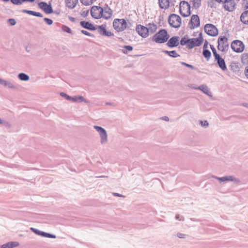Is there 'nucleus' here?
<instances>
[{
    "label": "nucleus",
    "mask_w": 248,
    "mask_h": 248,
    "mask_svg": "<svg viewBox=\"0 0 248 248\" xmlns=\"http://www.w3.org/2000/svg\"><path fill=\"white\" fill-rule=\"evenodd\" d=\"M94 128L99 133L101 138V142L103 143L107 142V135L105 130L99 126H94Z\"/></svg>",
    "instance_id": "ddd939ff"
},
{
    "label": "nucleus",
    "mask_w": 248,
    "mask_h": 248,
    "mask_svg": "<svg viewBox=\"0 0 248 248\" xmlns=\"http://www.w3.org/2000/svg\"><path fill=\"white\" fill-rule=\"evenodd\" d=\"M189 28L191 29L197 28L200 25V18L198 15H193L189 23Z\"/></svg>",
    "instance_id": "1a4fd4ad"
},
{
    "label": "nucleus",
    "mask_w": 248,
    "mask_h": 248,
    "mask_svg": "<svg viewBox=\"0 0 248 248\" xmlns=\"http://www.w3.org/2000/svg\"><path fill=\"white\" fill-rule=\"evenodd\" d=\"M208 45V42L207 41H205L203 46H207Z\"/></svg>",
    "instance_id": "6e6d98bb"
},
{
    "label": "nucleus",
    "mask_w": 248,
    "mask_h": 248,
    "mask_svg": "<svg viewBox=\"0 0 248 248\" xmlns=\"http://www.w3.org/2000/svg\"><path fill=\"white\" fill-rule=\"evenodd\" d=\"M80 1L85 5H89L93 3V0H80Z\"/></svg>",
    "instance_id": "7c9ffc66"
},
{
    "label": "nucleus",
    "mask_w": 248,
    "mask_h": 248,
    "mask_svg": "<svg viewBox=\"0 0 248 248\" xmlns=\"http://www.w3.org/2000/svg\"><path fill=\"white\" fill-rule=\"evenodd\" d=\"M133 47H124V49L123 50V51L124 53H126L127 51H130L132 50Z\"/></svg>",
    "instance_id": "49530a36"
},
{
    "label": "nucleus",
    "mask_w": 248,
    "mask_h": 248,
    "mask_svg": "<svg viewBox=\"0 0 248 248\" xmlns=\"http://www.w3.org/2000/svg\"><path fill=\"white\" fill-rule=\"evenodd\" d=\"M69 19L72 22H75V18L73 17H69Z\"/></svg>",
    "instance_id": "5fc2aeb1"
},
{
    "label": "nucleus",
    "mask_w": 248,
    "mask_h": 248,
    "mask_svg": "<svg viewBox=\"0 0 248 248\" xmlns=\"http://www.w3.org/2000/svg\"><path fill=\"white\" fill-rule=\"evenodd\" d=\"M22 12L23 13H26V14H29V15H32L33 13V11L25 10V9L22 10Z\"/></svg>",
    "instance_id": "37998d69"
},
{
    "label": "nucleus",
    "mask_w": 248,
    "mask_h": 248,
    "mask_svg": "<svg viewBox=\"0 0 248 248\" xmlns=\"http://www.w3.org/2000/svg\"><path fill=\"white\" fill-rule=\"evenodd\" d=\"M182 64L183 65H184L188 67H189V68H192V69L193 68V66L192 65H191L189 64L186 63L184 62H182Z\"/></svg>",
    "instance_id": "09e8293b"
},
{
    "label": "nucleus",
    "mask_w": 248,
    "mask_h": 248,
    "mask_svg": "<svg viewBox=\"0 0 248 248\" xmlns=\"http://www.w3.org/2000/svg\"><path fill=\"white\" fill-rule=\"evenodd\" d=\"M215 0L218 3H221V2L223 3L225 0Z\"/></svg>",
    "instance_id": "4d7b16f0"
},
{
    "label": "nucleus",
    "mask_w": 248,
    "mask_h": 248,
    "mask_svg": "<svg viewBox=\"0 0 248 248\" xmlns=\"http://www.w3.org/2000/svg\"><path fill=\"white\" fill-rule=\"evenodd\" d=\"M38 6L47 14L53 12L51 4H48L46 2L42 1L39 3Z\"/></svg>",
    "instance_id": "9d476101"
},
{
    "label": "nucleus",
    "mask_w": 248,
    "mask_h": 248,
    "mask_svg": "<svg viewBox=\"0 0 248 248\" xmlns=\"http://www.w3.org/2000/svg\"><path fill=\"white\" fill-rule=\"evenodd\" d=\"M127 23L124 19H115L113 22L114 29L117 31H122L126 28Z\"/></svg>",
    "instance_id": "423d86ee"
},
{
    "label": "nucleus",
    "mask_w": 248,
    "mask_h": 248,
    "mask_svg": "<svg viewBox=\"0 0 248 248\" xmlns=\"http://www.w3.org/2000/svg\"><path fill=\"white\" fill-rule=\"evenodd\" d=\"M127 46V47H129V46H128V45H127V46H126V45H124V46Z\"/></svg>",
    "instance_id": "0e129e2a"
},
{
    "label": "nucleus",
    "mask_w": 248,
    "mask_h": 248,
    "mask_svg": "<svg viewBox=\"0 0 248 248\" xmlns=\"http://www.w3.org/2000/svg\"><path fill=\"white\" fill-rule=\"evenodd\" d=\"M81 32L85 34V35H88V36H93V35H92L90 32H88L87 31H85V30H82L81 31Z\"/></svg>",
    "instance_id": "de8ad7c7"
},
{
    "label": "nucleus",
    "mask_w": 248,
    "mask_h": 248,
    "mask_svg": "<svg viewBox=\"0 0 248 248\" xmlns=\"http://www.w3.org/2000/svg\"><path fill=\"white\" fill-rule=\"evenodd\" d=\"M79 99L80 100H81V101H82V100H83V97H82V96H80V97H79Z\"/></svg>",
    "instance_id": "052dcab7"
},
{
    "label": "nucleus",
    "mask_w": 248,
    "mask_h": 248,
    "mask_svg": "<svg viewBox=\"0 0 248 248\" xmlns=\"http://www.w3.org/2000/svg\"><path fill=\"white\" fill-rule=\"evenodd\" d=\"M136 30L142 37L146 38L148 35V29L146 27L139 25L136 27Z\"/></svg>",
    "instance_id": "dca6fc26"
},
{
    "label": "nucleus",
    "mask_w": 248,
    "mask_h": 248,
    "mask_svg": "<svg viewBox=\"0 0 248 248\" xmlns=\"http://www.w3.org/2000/svg\"><path fill=\"white\" fill-rule=\"evenodd\" d=\"M163 120H165V121H168L169 120V118L167 117H165L164 118H163Z\"/></svg>",
    "instance_id": "bf43d9fd"
},
{
    "label": "nucleus",
    "mask_w": 248,
    "mask_h": 248,
    "mask_svg": "<svg viewBox=\"0 0 248 248\" xmlns=\"http://www.w3.org/2000/svg\"><path fill=\"white\" fill-rule=\"evenodd\" d=\"M167 53L171 57H176L178 56L176 52L175 51H166Z\"/></svg>",
    "instance_id": "58836bf2"
},
{
    "label": "nucleus",
    "mask_w": 248,
    "mask_h": 248,
    "mask_svg": "<svg viewBox=\"0 0 248 248\" xmlns=\"http://www.w3.org/2000/svg\"><path fill=\"white\" fill-rule=\"evenodd\" d=\"M0 83L1 84H3L5 86H8L9 87H11V88H14V86L10 83H7L4 80H3L1 79H0Z\"/></svg>",
    "instance_id": "2f4dec72"
},
{
    "label": "nucleus",
    "mask_w": 248,
    "mask_h": 248,
    "mask_svg": "<svg viewBox=\"0 0 248 248\" xmlns=\"http://www.w3.org/2000/svg\"><path fill=\"white\" fill-rule=\"evenodd\" d=\"M3 1H5V2H7L9 0H2Z\"/></svg>",
    "instance_id": "e2e57ef3"
},
{
    "label": "nucleus",
    "mask_w": 248,
    "mask_h": 248,
    "mask_svg": "<svg viewBox=\"0 0 248 248\" xmlns=\"http://www.w3.org/2000/svg\"><path fill=\"white\" fill-rule=\"evenodd\" d=\"M184 235V234H179V235H178V236L180 238H183Z\"/></svg>",
    "instance_id": "13d9d810"
},
{
    "label": "nucleus",
    "mask_w": 248,
    "mask_h": 248,
    "mask_svg": "<svg viewBox=\"0 0 248 248\" xmlns=\"http://www.w3.org/2000/svg\"><path fill=\"white\" fill-rule=\"evenodd\" d=\"M215 0H209L208 1V6L212 8L217 7V3Z\"/></svg>",
    "instance_id": "cd10ccee"
},
{
    "label": "nucleus",
    "mask_w": 248,
    "mask_h": 248,
    "mask_svg": "<svg viewBox=\"0 0 248 248\" xmlns=\"http://www.w3.org/2000/svg\"><path fill=\"white\" fill-rule=\"evenodd\" d=\"M61 95L62 96H66L67 99H71L72 100H73V101H77V99H76V98H72V97H70V96H67V95H66V94H65L64 93H61Z\"/></svg>",
    "instance_id": "ea45409f"
},
{
    "label": "nucleus",
    "mask_w": 248,
    "mask_h": 248,
    "mask_svg": "<svg viewBox=\"0 0 248 248\" xmlns=\"http://www.w3.org/2000/svg\"><path fill=\"white\" fill-rule=\"evenodd\" d=\"M245 74L247 78L248 79V66H247L245 68Z\"/></svg>",
    "instance_id": "3c124183"
},
{
    "label": "nucleus",
    "mask_w": 248,
    "mask_h": 248,
    "mask_svg": "<svg viewBox=\"0 0 248 248\" xmlns=\"http://www.w3.org/2000/svg\"><path fill=\"white\" fill-rule=\"evenodd\" d=\"M19 79L21 80L27 81L29 79V77L28 75L24 73H20L18 75Z\"/></svg>",
    "instance_id": "c85d7f7f"
},
{
    "label": "nucleus",
    "mask_w": 248,
    "mask_h": 248,
    "mask_svg": "<svg viewBox=\"0 0 248 248\" xmlns=\"http://www.w3.org/2000/svg\"><path fill=\"white\" fill-rule=\"evenodd\" d=\"M212 49L213 54L215 56V59L217 60V63L220 67V68L223 70H225L226 69V66L224 60L221 58L219 55L217 54L216 52V50L215 47H211Z\"/></svg>",
    "instance_id": "6e6552de"
},
{
    "label": "nucleus",
    "mask_w": 248,
    "mask_h": 248,
    "mask_svg": "<svg viewBox=\"0 0 248 248\" xmlns=\"http://www.w3.org/2000/svg\"><path fill=\"white\" fill-rule=\"evenodd\" d=\"M94 128L99 133L101 138V142L103 143L107 142V135L105 130L99 126H94Z\"/></svg>",
    "instance_id": "2eb2a0df"
},
{
    "label": "nucleus",
    "mask_w": 248,
    "mask_h": 248,
    "mask_svg": "<svg viewBox=\"0 0 248 248\" xmlns=\"http://www.w3.org/2000/svg\"><path fill=\"white\" fill-rule=\"evenodd\" d=\"M240 20L245 24H248V10L245 11L241 15Z\"/></svg>",
    "instance_id": "4be33fe9"
},
{
    "label": "nucleus",
    "mask_w": 248,
    "mask_h": 248,
    "mask_svg": "<svg viewBox=\"0 0 248 248\" xmlns=\"http://www.w3.org/2000/svg\"><path fill=\"white\" fill-rule=\"evenodd\" d=\"M201 124L202 126H207L208 125V123L206 121H201Z\"/></svg>",
    "instance_id": "8fccbe9b"
},
{
    "label": "nucleus",
    "mask_w": 248,
    "mask_h": 248,
    "mask_svg": "<svg viewBox=\"0 0 248 248\" xmlns=\"http://www.w3.org/2000/svg\"><path fill=\"white\" fill-rule=\"evenodd\" d=\"M95 27L97 28V31L101 35L105 36H111L113 35L110 31H107L106 29V25H102L100 26L96 25Z\"/></svg>",
    "instance_id": "9b49d317"
},
{
    "label": "nucleus",
    "mask_w": 248,
    "mask_h": 248,
    "mask_svg": "<svg viewBox=\"0 0 248 248\" xmlns=\"http://www.w3.org/2000/svg\"><path fill=\"white\" fill-rule=\"evenodd\" d=\"M170 36L165 29H161L152 37V40L157 43H164L167 41Z\"/></svg>",
    "instance_id": "7ed1b4c3"
},
{
    "label": "nucleus",
    "mask_w": 248,
    "mask_h": 248,
    "mask_svg": "<svg viewBox=\"0 0 248 248\" xmlns=\"http://www.w3.org/2000/svg\"><path fill=\"white\" fill-rule=\"evenodd\" d=\"M210 46L212 47V46H213L212 45H210Z\"/></svg>",
    "instance_id": "69168bd1"
},
{
    "label": "nucleus",
    "mask_w": 248,
    "mask_h": 248,
    "mask_svg": "<svg viewBox=\"0 0 248 248\" xmlns=\"http://www.w3.org/2000/svg\"><path fill=\"white\" fill-rule=\"evenodd\" d=\"M180 13L183 17H188L191 14L190 5L186 1L183 0L180 2L179 4Z\"/></svg>",
    "instance_id": "20e7f679"
},
{
    "label": "nucleus",
    "mask_w": 248,
    "mask_h": 248,
    "mask_svg": "<svg viewBox=\"0 0 248 248\" xmlns=\"http://www.w3.org/2000/svg\"><path fill=\"white\" fill-rule=\"evenodd\" d=\"M8 22L12 26H14V25H16V20L13 18L9 19Z\"/></svg>",
    "instance_id": "a19ab883"
},
{
    "label": "nucleus",
    "mask_w": 248,
    "mask_h": 248,
    "mask_svg": "<svg viewBox=\"0 0 248 248\" xmlns=\"http://www.w3.org/2000/svg\"><path fill=\"white\" fill-rule=\"evenodd\" d=\"M203 55L204 56L208 59L211 56V52L207 50H204L203 52Z\"/></svg>",
    "instance_id": "72a5a7b5"
},
{
    "label": "nucleus",
    "mask_w": 248,
    "mask_h": 248,
    "mask_svg": "<svg viewBox=\"0 0 248 248\" xmlns=\"http://www.w3.org/2000/svg\"><path fill=\"white\" fill-rule=\"evenodd\" d=\"M88 14H89V10L82 11L81 13V15L83 17L87 16L88 15Z\"/></svg>",
    "instance_id": "c03bdc74"
},
{
    "label": "nucleus",
    "mask_w": 248,
    "mask_h": 248,
    "mask_svg": "<svg viewBox=\"0 0 248 248\" xmlns=\"http://www.w3.org/2000/svg\"><path fill=\"white\" fill-rule=\"evenodd\" d=\"M11 0V2L15 5H20L22 4V0Z\"/></svg>",
    "instance_id": "c9c22d12"
},
{
    "label": "nucleus",
    "mask_w": 248,
    "mask_h": 248,
    "mask_svg": "<svg viewBox=\"0 0 248 248\" xmlns=\"http://www.w3.org/2000/svg\"><path fill=\"white\" fill-rule=\"evenodd\" d=\"M192 7L197 9L201 6V0H190Z\"/></svg>",
    "instance_id": "b1692460"
},
{
    "label": "nucleus",
    "mask_w": 248,
    "mask_h": 248,
    "mask_svg": "<svg viewBox=\"0 0 248 248\" xmlns=\"http://www.w3.org/2000/svg\"><path fill=\"white\" fill-rule=\"evenodd\" d=\"M168 22L171 27L178 28L181 25V18L179 16L172 14L169 16Z\"/></svg>",
    "instance_id": "39448f33"
},
{
    "label": "nucleus",
    "mask_w": 248,
    "mask_h": 248,
    "mask_svg": "<svg viewBox=\"0 0 248 248\" xmlns=\"http://www.w3.org/2000/svg\"><path fill=\"white\" fill-rule=\"evenodd\" d=\"M245 46L243 43L241 41L238 40H234L232 42L231 46Z\"/></svg>",
    "instance_id": "393cba45"
},
{
    "label": "nucleus",
    "mask_w": 248,
    "mask_h": 248,
    "mask_svg": "<svg viewBox=\"0 0 248 248\" xmlns=\"http://www.w3.org/2000/svg\"><path fill=\"white\" fill-rule=\"evenodd\" d=\"M94 12V13H98V12H99V10H95Z\"/></svg>",
    "instance_id": "680f3d73"
},
{
    "label": "nucleus",
    "mask_w": 248,
    "mask_h": 248,
    "mask_svg": "<svg viewBox=\"0 0 248 248\" xmlns=\"http://www.w3.org/2000/svg\"><path fill=\"white\" fill-rule=\"evenodd\" d=\"M203 41L202 33L199 32L197 38H189L187 35H186L180 41L179 37L173 36L169 40L167 45L168 46H177L180 44L181 46H199Z\"/></svg>",
    "instance_id": "f257e3e1"
},
{
    "label": "nucleus",
    "mask_w": 248,
    "mask_h": 248,
    "mask_svg": "<svg viewBox=\"0 0 248 248\" xmlns=\"http://www.w3.org/2000/svg\"><path fill=\"white\" fill-rule=\"evenodd\" d=\"M242 59L243 61L244 59H248V54H243V55H242Z\"/></svg>",
    "instance_id": "603ef678"
},
{
    "label": "nucleus",
    "mask_w": 248,
    "mask_h": 248,
    "mask_svg": "<svg viewBox=\"0 0 248 248\" xmlns=\"http://www.w3.org/2000/svg\"><path fill=\"white\" fill-rule=\"evenodd\" d=\"M232 49L236 52L240 53L244 51V47H232Z\"/></svg>",
    "instance_id": "e433bc0d"
},
{
    "label": "nucleus",
    "mask_w": 248,
    "mask_h": 248,
    "mask_svg": "<svg viewBox=\"0 0 248 248\" xmlns=\"http://www.w3.org/2000/svg\"><path fill=\"white\" fill-rule=\"evenodd\" d=\"M62 29L64 32H66L70 34H72L71 29L66 26L62 25Z\"/></svg>",
    "instance_id": "c756f323"
},
{
    "label": "nucleus",
    "mask_w": 248,
    "mask_h": 248,
    "mask_svg": "<svg viewBox=\"0 0 248 248\" xmlns=\"http://www.w3.org/2000/svg\"><path fill=\"white\" fill-rule=\"evenodd\" d=\"M78 2V0H65L66 6L70 9L75 8Z\"/></svg>",
    "instance_id": "412c9836"
},
{
    "label": "nucleus",
    "mask_w": 248,
    "mask_h": 248,
    "mask_svg": "<svg viewBox=\"0 0 248 248\" xmlns=\"http://www.w3.org/2000/svg\"><path fill=\"white\" fill-rule=\"evenodd\" d=\"M22 3L24 2H33L35 1V0H22Z\"/></svg>",
    "instance_id": "864d4df0"
},
{
    "label": "nucleus",
    "mask_w": 248,
    "mask_h": 248,
    "mask_svg": "<svg viewBox=\"0 0 248 248\" xmlns=\"http://www.w3.org/2000/svg\"><path fill=\"white\" fill-rule=\"evenodd\" d=\"M31 230H32L34 232H35L36 234H38V235H41V233L42 232L41 231H40L39 230H37L34 228H31Z\"/></svg>",
    "instance_id": "79ce46f5"
},
{
    "label": "nucleus",
    "mask_w": 248,
    "mask_h": 248,
    "mask_svg": "<svg viewBox=\"0 0 248 248\" xmlns=\"http://www.w3.org/2000/svg\"><path fill=\"white\" fill-rule=\"evenodd\" d=\"M224 8L228 11L232 12L235 9V3L233 0H225Z\"/></svg>",
    "instance_id": "f8f14e48"
},
{
    "label": "nucleus",
    "mask_w": 248,
    "mask_h": 248,
    "mask_svg": "<svg viewBox=\"0 0 248 248\" xmlns=\"http://www.w3.org/2000/svg\"><path fill=\"white\" fill-rule=\"evenodd\" d=\"M32 16L40 17H43V15L41 13H39V12H34V11H33Z\"/></svg>",
    "instance_id": "a18cd8bd"
},
{
    "label": "nucleus",
    "mask_w": 248,
    "mask_h": 248,
    "mask_svg": "<svg viewBox=\"0 0 248 248\" xmlns=\"http://www.w3.org/2000/svg\"><path fill=\"white\" fill-rule=\"evenodd\" d=\"M113 11L111 8L106 5L104 8L98 6H93L91 9V15L95 19H100L101 17L105 19L111 18Z\"/></svg>",
    "instance_id": "f03ea898"
},
{
    "label": "nucleus",
    "mask_w": 248,
    "mask_h": 248,
    "mask_svg": "<svg viewBox=\"0 0 248 248\" xmlns=\"http://www.w3.org/2000/svg\"><path fill=\"white\" fill-rule=\"evenodd\" d=\"M217 179L221 182H224L226 181H232L234 180V178L232 176H225L221 178H217Z\"/></svg>",
    "instance_id": "a878e982"
},
{
    "label": "nucleus",
    "mask_w": 248,
    "mask_h": 248,
    "mask_svg": "<svg viewBox=\"0 0 248 248\" xmlns=\"http://www.w3.org/2000/svg\"><path fill=\"white\" fill-rule=\"evenodd\" d=\"M159 7L162 9H167L169 7V0H158Z\"/></svg>",
    "instance_id": "6ab92c4d"
},
{
    "label": "nucleus",
    "mask_w": 248,
    "mask_h": 248,
    "mask_svg": "<svg viewBox=\"0 0 248 248\" xmlns=\"http://www.w3.org/2000/svg\"><path fill=\"white\" fill-rule=\"evenodd\" d=\"M41 236H44V237H48V238H55L56 237L55 235H53L52 234H49V233H46V232H42L41 233Z\"/></svg>",
    "instance_id": "473e14b6"
},
{
    "label": "nucleus",
    "mask_w": 248,
    "mask_h": 248,
    "mask_svg": "<svg viewBox=\"0 0 248 248\" xmlns=\"http://www.w3.org/2000/svg\"><path fill=\"white\" fill-rule=\"evenodd\" d=\"M94 128L99 133L101 138V142L103 143L107 142V135L105 130L99 126H94Z\"/></svg>",
    "instance_id": "4468645a"
},
{
    "label": "nucleus",
    "mask_w": 248,
    "mask_h": 248,
    "mask_svg": "<svg viewBox=\"0 0 248 248\" xmlns=\"http://www.w3.org/2000/svg\"><path fill=\"white\" fill-rule=\"evenodd\" d=\"M217 46H229L228 39L225 36H220L218 39Z\"/></svg>",
    "instance_id": "a211bd4d"
},
{
    "label": "nucleus",
    "mask_w": 248,
    "mask_h": 248,
    "mask_svg": "<svg viewBox=\"0 0 248 248\" xmlns=\"http://www.w3.org/2000/svg\"><path fill=\"white\" fill-rule=\"evenodd\" d=\"M242 5L244 9H248V0H243Z\"/></svg>",
    "instance_id": "f704fd0d"
},
{
    "label": "nucleus",
    "mask_w": 248,
    "mask_h": 248,
    "mask_svg": "<svg viewBox=\"0 0 248 248\" xmlns=\"http://www.w3.org/2000/svg\"><path fill=\"white\" fill-rule=\"evenodd\" d=\"M148 29V33L153 34L157 30V26L154 23H149L146 27Z\"/></svg>",
    "instance_id": "aec40b11"
},
{
    "label": "nucleus",
    "mask_w": 248,
    "mask_h": 248,
    "mask_svg": "<svg viewBox=\"0 0 248 248\" xmlns=\"http://www.w3.org/2000/svg\"><path fill=\"white\" fill-rule=\"evenodd\" d=\"M205 32L209 35L215 36L217 35L218 31L217 28L211 24H206L204 28Z\"/></svg>",
    "instance_id": "0eeeda50"
},
{
    "label": "nucleus",
    "mask_w": 248,
    "mask_h": 248,
    "mask_svg": "<svg viewBox=\"0 0 248 248\" xmlns=\"http://www.w3.org/2000/svg\"><path fill=\"white\" fill-rule=\"evenodd\" d=\"M19 244L18 242H9L1 246V248H13L18 246Z\"/></svg>",
    "instance_id": "5701e85b"
},
{
    "label": "nucleus",
    "mask_w": 248,
    "mask_h": 248,
    "mask_svg": "<svg viewBox=\"0 0 248 248\" xmlns=\"http://www.w3.org/2000/svg\"><path fill=\"white\" fill-rule=\"evenodd\" d=\"M44 20L46 22V23L48 25H51L53 23V21L52 19L45 17L44 18Z\"/></svg>",
    "instance_id": "4c0bfd02"
},
{
    "label": "nucleus",
    "mask_w": 248,
    "mask_h": 248,
    "mask_svg": "<svg viewBox=\"0 0 248 248\" xmlns=\"http://www.w3.org/2000/svg\"><path fill=\"white\" fill-rule=\"evenodd\" d=\"M0 123H1V120L0 119Z\"/></svg>",
    "instance_id": "338daca9"
},
{
    "label": "nucleus",
    "mask_w": 248,
    "mask_h": 248,
    "mask_svg": "<svg viewBox=\"0 0 248 248\" xmlns=\"http://www.w3.org/2000/svg\"><path fill=\"white\" fill-rule=\"evenodd\" d=\"M199 89L202 90L203 93L207 95H209L211 93L210 91L209 90L208 87L205 85H202L199 87Z\"/></svg>",
    "instance_id": "bb28decb"
},
{
    "label": "nucleus",
    "mask_w": 248,
    "mask_h": 248,
    "mask_svg": "<svg viewBox=\"0 0 248 248\" xmlns=\"http://www.w3.org/2000/svg\"><path fill=\"white\" fill-rule=\"evenodd\" d=\"M80 24L82 27L88 30L95 31L97 29L95 26L88 21H81L80 22Z\"/></svg>",
    "instance_id": "f3484780"
}]
</instances>
